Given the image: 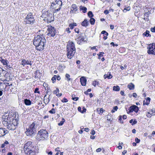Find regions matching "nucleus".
<instances>
[{
	"instance_id": "1",
	"label": "nucleus",
	"mask_w": 155,
	"mask_h": 155,
	"mask_svg": "<svg viewBox=\"0 0 155 155\" xmlns=\"http://www.w3.org/2000/svg\"><path fill=\"white\" fill-rule=\"evenodd\" d=\"M67 55L68 58H72L76 52L75 44L72 41H69L67 46Z\"/></svg>"
},
{
	"instance_id": "2",
	"label": "nucleus",
	"mask_w": 155,
	"mask_h": 155,
	"mask_svg": "<svg viewBox=\"0 0 155 155\" xmlns=\"http://www.w3.org/2000/svg\"><path fill=\"white\" fill-rule=\"evenodd\" d=\"M14 116L15 117L16 116L15 114L13 113H9L8 114L7 113H5L2 116L3 121L2 123L4 125H7L8 123L9 122H12V120L14 118Z\"/></svg>"
},
{
	"instance_id": "3",
	"label": "nucleus",
	"mask_w": 155,
	"mask_h": 155,
	"mask_svg": "<svg viewBox=\"0 0 155 155\" xmlns=\"http://www.w3.org/2000/svg\"><path fill=\"white\" fill-rule=\"evenodd\" d=\"M48 137V133L45 130L41 129L38 132L36 139L38 140H46Z\"/></svg>"
},
{
	"instance_id": "4",
	"label": "nucleus",
	"mask_w": 155,
	"mask_h": 155,
	"mask_svg": "<svg viewBox=\"0 0 155 155\" xmlns=\"http://www.w3.org/2000/svg\"><path fill=\"white\" fill-rule=\"evenodd\" d=\"M42 14L41 17L45 18L47 21L48 22L50 23L53 21L54 20V17L53 15L49 12L48 11H42Z\"/></svg>"
},
{
	"instance_id": "5",
	"label": "nucleus",
	"mask_w": 155,
	"mask_h": 155,
	"mask_svg": "<svg viewBox=\"0 0 155 155\" xmlns=\"http://www.w3.org/2000/svg\"><path fill=\"white\" fill-rule=\"evenodd\" d=\"M24 22L25 24L33 25L35 20L31 12L29 13L24 19Z\"/></svg>"
},
{
	"instance_id": "6",
	"label": "nucleus",
	"mask_w": 155,
	"mask_h": 155,
	"mask_svg": "<svg viewBox=\"0 0 155 155\" xmlns=\"http://www.w3.org/2000/svg\"><path fill=\"white\" fill-rule=\"evenodd\" d=\"M62 5V2L60 0H54L51 3V7L53 9H55H55L56 12L59 11L61 8Z\"/></svg>"
},
{
	"instance_id": "7",
	"label": "nucleus",
	"mask_w": 155,
	"mask_h": 155,
	"mask_svg": "<svg viewBox=\"0 0 155 155\" xmlns=\"http://www.w3.org/2000/svg\"><path fill=\"white\" fill-rule=\"evenodd\" d=\"M35 124L33 123L29 127V128L26 129L25 132L26 134L28 136H31L36 132V128L35 127Z\"/></svg>"
},
{
	"instance_id": "8",
	"label": "nucleus",
	"mask_w": 155,
	"mask_h": 155,
	"mask_svg": "<svg viewBox=\"0 0 155 155\" xmlns=\"http://www.w3.org/2000/svg\"><path fill=\"white\" fill-rule=\"evenodd\" d=\"M34 146L32 144V142L28 141L24 146V150L25 153H28V152L34 149Z\"/></svg>"
},
{
	"instance_id": "9",
	"label": "nucleus",
	"mask_w": 155,
	"mask_h": 155,
	"mask_svg": "<svg viewBox=\"0 0 155 155\" xmlns=\"http://www.w3.org/2000/svg\"><path fill=\"white\" fill-rule=\"evenodd\" d=\"M46 42V40L45 39L44 37H42V38L40 40L39 44L38 46L36 47V49L39 51H42L43 50L44 48V45Z\"/></svg>"
},
{
	"instance_id": "10",
	"label": "nucleus",
	"mask_w": 155,
	"mask_h": 155,
	"mask_svg": "<svg viewBox=\"0 0 155 155\" xmlns=\"http://www.w3.org/2000/svg\"><path fill=\"white\" fill-rule=\"evenodd\" d=\"M147 53L149 54H155V43L150 44L148 45Z\"/></svg>"
},
{
	"instance_id": "11",
	"label": "nucleus",
	"mask_w": 155,
	"mask_h": 155,
	"mask_svg": "<svg viewBox=\"0 0 155 155\" xmlns=\"http://www.w3.org/2000/svg\"><path fill=\"white\" fill-rule=\"evenodd\" d=\"M47 30L48 32L47 35L49 36L54 37L56 33V29L51 26H49Z\"/></svg>"
},
{
	"instance_id": "12",
	"label": "nucleus",
	"mask_w": 155,
	"mask_h": 155,
	"mask_svg": "<svg viewBox=\"0 0 155 155\" xmlns=\"http://www.w3.org/2000/svg\"><path fill=\"white\" fill-rule=\"evenodd\" d=\"M42 37H44L43 35H37L35 36L33 40V43L34 45L36 47V46H38L39 45V42L41 38H42Z\"/></svg>"
},
{
	"instance_id": "13",
	"label": "nucleus",
	"mask_w": 155,
	"mask_h": 155,
	"mask_svg": "<svg viewBox=\"0 0 155 155\" xmlns=\"http://www.w3.org/2000/svg\"><path fill=\"white\" fill-rule=\"evenodd\" d=\"M84 33H81L80 34H79L78 37L76 39V40L78 41V43L80 44V42L78 41H80V42L82 41H85V38H84Z\"/></svg>"
},
{
	"instance_id": "14",
	"label": "nucleus",
	"mask_w": 155,
	"mask_h": 155,
	"mask_svg": "<svg viewBox=\"0 0 155 155\" xmlns=\"http://www.w3.org/2000/svg\"><path fill=\"white\" fill-rule=\"evenodd\" d=\"M139 110L138 107L136 105H133L130 106L129 108V112H132L133 111L137 112Z\"/></svg>"
},
{
	"instance_id": "15",
	"label": "nucleus",
	"mask_w": 155,
	"mask_h": 155,
	"mask_svg": "<svg viewBox=\"0 0 155 155\" xmlns=\"http://www.w3.org/2000/svg\"><path fill=\"white\" fill-rule=\"evenodd\" d=\"M7 126V128L10 130H14L16 128L15 126L12 122H9L8 124L7 125H4Z\"/></svg>"
},
{
	"instance_id": "16",
	"label": "nucleus",
	"mask_w": 155,
	"mask_h": 155,
	"mask_svg": "<svg viewBox=\"0 0 155 155\" xmlns=\"http://www.w3.org/2000/svg\"><path fill=\"white\" fill-rule=\"evenodd\" d=\"M8 133V131L5 129L0 128V137H3Z\"/></svg>"
},
{
	"instance_id": "17",
	"label": "nucleus",
	"mask_w": 155,
	"mask_h": 155,
	"mask_svg": "<svg viewBox=\"0 0 155 155\" xmlns=\"http://www.w3.org/2000/svg\"><path fill=\"white\" fill-rule=\"evenodd\" d=\"M18 117H17V118H16V116L15 117L14 116V118L12 120V123L16 126L18 124Z\"/></svg>"
},
{
	"instance_id": "18",
	"label": "nucleus",
	"mask_w": 155,
	"mask_h": 155,
	"mask_svg": "<svg viewBox=\"0 0 155 155\" xmlns=\"http://www.w3.org/2000/svg\"><path fill=\"white\" fill-rule=\"evenodd\" d=\"M87 80L84 77H81L80 78V82L82 86H85L86 85Z\"/></svg>"
},
{
	"instance_id": "19",
	"label": "nucleus",
	"mask_w": 155,
	"mask_h": 155,
	"mask_svg": "<svg viewBox=\"0 0 155 155\" xmlns=\"http://www.w3.org/2000/svg\"><path fill=\"white\" fill-rule=\"evenodd\" d=\"M31 61H28V60H25V59L23 60L21 62L22 63V64L24 66L25 64H29L30 65H31L32 64L31 63Z\"/></svg>"
},
{
	"instance_id": "20",
	"label": "nucleus",
	"mask_w": 155,
	"mask_h": 155,
	"mask_svg": "<svg viewBox=\"0 0 155 155\" xmlns=\"http://www.w3.org/2000/svg\"><path fill=\"white\" fill-rule=\"evenodd\" d=\"M150 100V97H148L146 100H144L143 101V105L146 104L148 105L149 104Z\"/></svg>"
},
{
	"instance_id": "21",
	"label": "nucleus",
	"mask_w": 155,
	"mask_h": 155,
	"mask_svg": "<svg viewBox=\"0 0 155 155\" xmlns=\"http://www.w3.org/2000/svg\"><path fill=\"white\" fill-rule=\"evenodd\" d=\"M88 21L87 19H85L82 22L81 25L83 26L86 27L88 25Z\"/></svg>"
},
{
	"instance_id": "22",
	"label": "nucleus",
	"mask_w": 155,
	"mask_h": 155,
	"mask_svg": "<svg viewBox=\"0 0 155 155\" xmlns=\"http://www.w3.org/2000/svg\"><path fill=\"white\" fill-rule=\"evenodd\" d=\"M25 104L26 105H30L31 104V101L27 99H25L24 100Z\"/></svg>"
},
{
	"instance_id": "23",
	"label": "nucleus",
	"mask_w": 155,
	"mask_h": 155,
	"mask_svg": "<svg viewBox=\"0 0 155 155\" xmlns=\"http://www.w3.org/2000/svg\"><path fill=\"white\" fill-rule=\"evenodd\" d=\"M127 87L130 90H133L134 88V85L131 83L128 85Z\"/></svg>"
},
{
	"instance_id": "24",
	"label": "nucleus",
	"mask_w": 155,
	"mask_h": 155,
	"mask_svg": "<svg viewBox=\"0 0 155 155\" xmlns=\"http://www.w3.org/2000/svg\"><path fill=\"white\" fill-rule=\"evenodd\" d=\"M28 152V153H25L28 155H35V151L34 149L31 150L29 151V152Z\"/></svg>"
},
{
	"instance_id": "25",
	"label": "nucleus",
	"mask_w": 155,
	"mask_h": 155,
	"mask_svg": "<svg viewBox=\"0 0 155 155\" xmlns=\"http://www.w3.org/2000/svg\"><path fill=\"white\" fill-rule=\"evenodd\" d=\"M78 10V7L75 4H73L71 6V11H76Z\"/></svg>"
},
{
	"instance_id": "26",
	"label": "nucleus",
	"mask_w": 155,
	"mask_h": 155,
	"mask_svg": "<svg viewBox=\"0 0 155 155\" xmlns=\"http://www.w3.org/2000/svg\"><path fill=\"white\" fill-rule=\"evenodd\" d=\"M80 10H82L83 13H85L87 12V8L86 7L82 6H80Z\"/></svg>"
},
{
	"instance_id": "27",
	"label": "nucleus",
	"mask_w": 155,
	"mask_h": 155,
	"mask_svg": "<svg viewBox=\"0 0 155 155\" xmlns=\"http://www.w3.org/2000/svg\"><path fill=\"white\" fill-rule=\"evenodd\" d=\"M150 31L148 30H146V31L144 32L143 34V35H144L145 36L148 37V36H151V35L149 34Z\"/></svg>"
},
{
	"instance_id": "28",
	"label": "nucleus",
	"mask_w": 155,
	"mask_h": 155,
	"mask_svg": "<svg viewBox=\"0 0 155 155\" xmlns=\"http://www.w3.org/2000/svg\"><path fill=\"white\" fill-rule=\"evenodd\" d=\"M1 61L4 65H7L8 63V61L7 60H6L4 59H2V58L1 60Z\"/></svg>"
},
{
	"instance_id": "29",
	"label": "nucleus",
	"mask_w": 155,
	"mask_h": 155,
	"mask_svg": "<svg viewBox=\"0 0 155 155\" xmlns=\"http://www.w3.org/2000/svg\"><path fill=\"white\" fill-rule=\"evenodd\" d=\"M113 90L115 91H119L120 90V88L118 86H114L113 87Z\"/></svg>"
},
{
	"instance_id": "30",
	"label": "nucleus",
	"mask_w": 155,
	"mask_h": 155,
	"mask_svg": "<svg viewBox=\"0 0 155 155\" xmlns=\"http://www.w3.org/2000/svg\"><path fill=\"white\" fill-rule=\"evenodd\" d=\"M62 121H61L58 124V125L59 126H62V125L65 122V120L64 118H62Z\"/></svg>"
},
{
	"instance_id": "31",
	"label": "nucleus",
	"mask_w": 155,
	"mask_h": 155,
	"mask_svg": "<svg viewBox=\"0 0 155 155\" xmlns=\"http://www.w3.org/2000/svg\"><path fill=\"white\" fill-rule=\"evenodd\" d=\"M129 122L131 124V125H134L137 123V121L136 120H134L133 121V119H132L130 120Z\"/></svg>"
},
{
	"instance_id": "32",
	"label": "nucleus",
	"mask_w": 155,
	"mask_h": 155,
	"mask_svg": "<svg viewBox=\"0 0 155 155\" xmlns=\"http://www.w3.org/2000/svg\"><path fill=\"white\" fill-rule=\"evenodd\" d=\"M90 21L91 25H93L95 23V20L93 18H91L90 19Z\"/></svg>"
},
{
	"instance_id": "33",
	"label": "nucleus",
	"mask_w": 155,
	"mask_h": 155,
	"mask_svg": "<svg viewBox=\"0 0 155 155\" xmlns=\"http://www.w3.org/2000/svg\"><path fill=\"white\" fill-rule=\"evenodd\" d=\"M65 76L68 81H69L71 80L70 76L68 74H66Z\"/></svg>"
},
{
	"instance_id": "34",
	"label": "nucleus",
	"mask_w": 155,
	"mask_h": 155,
	"mask_svg": "<svg viewBox=\"0 0 155 155\" xmlns=\"http://www.w3.org/2000/svg\"><path fill=\"white\" fill-rule=\"evenodd\" d=\"M130 6L126 7L123 10V11L126 12L127 11H129L130 10Z\"/></svg>"
},
{
	"instance_id": "35",
	"label": "nucleus",
	"mask_w": 155,
	"mask_h": 155,
	"mask_svg": "<svg viewBox=\"0 0 155 155\" xmlns=\"http://www.w3.org/2000/svg\"><path fill=\"white\" fill-rule=\"evenodd\" d=\"M88 16L91 18L94 16L92 12L91 11H89L88 13Z\"/></svg>"
},
{
	"instance_id": "36",
	"label": "nucleus",
	"mask_w": 155,
	"mask_h": 155,
	"mask_svg": "<svg viewBox=\"0 0 155 155\" xmlns=\"http://www.w3.org/2000/svg\"><path fill=\"white\" fill-rule=\"evenodd\" d=\"M49 112L51 114H54L55 113V109L53 108L51 109L49 111Z\"/></svg>"
},
{
	"instance_id": "37",
	"label": "nucleus",
	"mask_w": 155,
	"mask_h": 155,
	"mask_svg": "<svg viewBox=\"0 0 155 155\" xmlns=\"http://www.w3.org/2000/svg\"><path fill=\"white\" fill-rule=\"evenodd\" d=\"M97 111L98 112V114L100 115H101L103 112V110L102 108H101L100 110H97Z\"/></svg>"
},
{
	"instance_id": "38",
	"label": "nucleus",
	"mask_w": 155,
	"mask_h": 155,
	"mask_svg": "<svg viewBox=\"0 0 155 155\" xmlns=\"http://www.w3.org/2000/svg\"><path fill=\"white\" fill-rule=\"evenodd\" d=\"M104 54V53L103 52H99V54H98V58L99 59H101V58L103 56V54Z\"/></svg>"
},
{
	"instance_id": "39",
	"label": "nucleus",
	"mask_w": 155,
	"mask_h": 155,
	"mask_svg": "<svg viewBox=\"0 0 155 155\" xmlns=\"http://www.w3.org/2000/svg\"><path fill=\"white\" fill-rule=\"evenodd\" d=\"M118 107L117 106H114V107L113 108V110H111V112H112V113H113V112H115V110H117V109H118Z\"/></svg>"
},
{
	"instance_id": "40",
	"label": "nucleus",
	"mask_w": 155,
	"mask_h": 155,
	"mask_svg": "<svg viewBox=\"0 0 155 155\" xmlns=\"http://www.w3.org/2000/svg\"><path fill=\"white\" fill-rule=\"evenodd\" d=\"M98 82L96 81H93V82H92V84L94 87H95L97 85H98Z\"/></svg>"
},
{
	"instance_id": "41",
	"label": "nucleus",
	"mask_w": 155,
	"mask_h": 155,
	"mask_svg": "<svg viewBox=\"0 0 155 155\" xmlns=\"http://www.w3.org/2000/svg\"><path fill=\"white\" fill-rule=\"evenodd\" d=\"M101 34H105V35H106L107 36L108 35V34L107 32L105 31H103L101 32Z\"/></svg>"
},
{
	"instance_id": "42",
	"label": "nucleus",
	"mask_w": 155,
	"mask_h": 155,
	"mask_svg": "<svg viewBox=\"0 0 155 155\" xmlns=\"http://www.w3.org/2000/svg\"><path fill=\"white\" fill-rule=\"evenodd\" d=\"M72 99L74 101H78L79 99V98L78 97H73V95H72Z\"/></svg>"
},
{
	"instance_id": "43",
	"label": "nucleus",
	"mask_w": 155,
	"mask_h": 155,
	"mask_svg": "<svg viewBox=\"0 0 155 155\" xmlns=\"http://www.w3.org/2000/svg\"><path fill=\"white\" fill-rule=\"evenodd\" d=\"M59 90L58 88H57L56 90L54 91H53V93L55 94H57V93H59Z\"/></svg>"
},
{
	"instance_id": "44",
	"label": "nucleus",
	"mask_w": 155,
	"mask_h": 155,
	"mask_svg": "<svg viewBox=\"0 0 155 155\" xmlns=\"http://www.w3.org/2000/svg\"><path fill=\"white\" fill-rule=\"evenodd\" d=\"M61 102L63 103L67 102H68V100L66 98H64L63 100H61Z\"/></svg>"
},
{
	"instance_id": "45",
	"label": "nucleus",
	"mask_w": 155,
	"mask_h": 155,
	"mask_svg": "<svg viewBox=\"0 0 155 155\" xmlns=\"http://www.w3.org/2000/svg\"><path fill=\"white\" fill-rule=\"evenodd\" d=\"M109 73V75L108 74L107 77H108V79H110L112 78V76L110 74V72H108V74Z\"/></svg>"
},
{
	"instance_id": "46",
	"label": "nucleus",
	"mask_w": 155,
	"mask_h": 155,
	"mask_svg": "<svg viewBox=\"0 0 155 155\" xmlns=\"http://www.w3.org/2000/svg\"><path fill=\"white\" fill-rule=\"evenodd\" d=\"M38 90H39V89L38 88H36L35 89V91H34V92L35 93H37L39 94L40 93V92H39V91H38Z\"/></svg>"
},
{
	"instance_id": "47",
	"label": "nucleus",
	"mask_w": 155,
	"mask_h": 155,
	"mask_svg": "<svg viewBox=\"0 0 155 155\" xmlns=\"http://www.w3.org/2000/svg\"><path fill=\"white\" fill-rule=\"evenodd\" d=\"M74 30L76 32H77L78 34L79 32V30L78 28H75Z\"/></svg>"
},
{
	"instance_id": "48",
	"label": "nucleus",
	"mask_w": 155,
	"mask_h": 155,
	"mask_svg": "<svg viewBox=\"0 0 155 155\" xmlns=\"http://www.w3.org/2000/svg\"><path fill=\"white\" fill-rule=\"evenodd\" d=\"M135 141H136V143H138L140 142V140L139 139L137 138L136 137L135 139Z\"/></svg>"
},
{
	"instance_id": "49",
	"label": "nucleus",
	"mask_w": 155,
	"mask_h": 155,
	"mask_svg": "<svg viewBox=\"0 0 155 155\" xmlns=\"http://www.w3.org/2000/svg\"><path fill=\"white\" fill-rule=\"evenodd\" d=\"M151 31L153 32H155V26L153 28H150Z\"/></svg>"
},
{
	"instance_id": "50",
	"label": "nucleus",
	"mask_w": 155,
	"mask_h": 155,
	"mask_svg": "<svg viewBox=\"0 0 155 155\" xmlns=\"http://www.w3.org/2000/svg\"><path fill=\"white\" fill-rule=\"evenodd\" d=\"M69 27H70V28L71 29H73V28H74V25H72V24L71 23L69 25Z\"/></svg>"
},
{
	"instance_id": "51",
	"label": "nucleus",
	"mask_w": 155,
	"mask_h": 155,
	"mask_svg": "<svg viewBox=\"0 0 155 155\" xmlns=\"http://www.w3.org/2000/svg\"><path fill=\"white\" fill-rule=\"evenodd\" d=\"M82 109H83V110H82V111H81V113H84V112H85L86 111V110L85 108L84 107H83L82 108Z\"/></svg>"
},
{
	"instance_id": "52",
	"label": "nucleus",
	"mask_w": 155,
	"mask_h": 155,
	"mask_svg": "<svg viewBox=\"0 0 155 155\" xmlns=\"http://www.w3.org/2000/svg\"><path fill=\"white\" fill-rule=\"evenodd\" d=\"M120 94L121 95H122L124 96H125V94H124V92L122 91H121L120 92Z\"/></svg>"
},
{
	"instance_id": "53",
	"label": "nucleus",
	"mask_w": 155,
	"mask_h": 155,
	"mask_svg": "<svg viewBox=\"0 0 155 155\" xmlns=\"http://www.w3.org/2000/svg\"><path fill=\"white\" fill-rule=\"evenodd\" d=\"M56 78L54 77H52L51 78V80L53 81V82L54 83V82H55L56 80Z\"/></svg>"
},
{
	"instance_id": "54",
	"label": "nucleus",
	"mask_w": 155,
	"mask_h": 155,
	"mask_svg": "<svg viewBox=\"0 0 155 155\" xmlns=\"http://www.w3.org/2000/svg\"><path fill=\"white\" fill-rule=\"evenodd\" d=\"M3 71V70L0 67V77L2 76V73Z\"/></svg>"
},
{
	"instance_id": "55",
	"label": "nucleus",
	"mask_w": 155,
	"mask_h": 155,
	"mask_svg": "<svg viewBox=\"0 0 155 155\" xmlns=\"http://www.w3.org/2000/svg\"><path fill=\"white\" fill-rule=\"evenodd\" d=\"M109 11L107 10H105L104 12V13L106 15L108 14L109 13Z\"/></svg>"
},
{
	"instance_id": "56",
	"label": "nucleus",
	"mask_w": 155,
	"mask_h": 155,
	"mask_svg": "<svg viewBox=\"0 0 155 155\" xmlns=\"http://www.w3.org/2000/svg\"><path fill=\"white\" fill-rule=\"evenodd\" d=\"M91 134L92 135H94L95 134V131L94 130H92L91 132Z\"/></svg>"
},
{
	"instance_id": "57",
	"label": "nucleus",
	"mask_w": 155,
	"mask_h": 155,
	"mask_svg": "<svg viewBox=\"0 0 155 155\" xmlns=\"http://www.w3.org/2000/svg\"><path fill=\"white\" fill-rule=\"evenodd\" d=\"M110 44L111 45H112L113 46H118V45L117 44H114V43L113 42H111Z\"/></svg>"
},
{
	"instance_id": "58",
	"label": "nucleus",
	"mask_w": 155,
	"mask_h": 155,
	"mask_svg": "<svg viewBox=\"0 0 155 155\" xmlns=\"http://www.w3.org/2000/svg\"><path fill=\"white\" fill-rule=\"evenodd\" d=\"M46 152L48 154V155H52V152L51 151L48 152L47 151H46Z\"/></svg>"
},
{
	"instance_id": "59",
	"label": "nucleus",
	"mask_w": 155,
	"mask_h": 155,
	"mask_svg": "<svg viewBox=\"0 0 155 155\" xmlns=\"http://www.w3.org/2000/svg\"><path fill=\"white\" fill-rule=\"evenodd\" d=\"M132 96L136 98L137 96V94L136 93H134L133 94Z\"/></svg>"
},
{
	"instance_id": "60",
	"label": "nucleus",
	"mask_w": 155,
	"mask_h": 155,
	"mask_svg": "<svg viewBox=\"0 0 155 155\" xmlns=\"http://www.w3.org/2000/svg\"><path fill=\"white\" fill-rule=\"evenodd\" d=\"M101 148H98L96 150V151L97 152H100L101 151Z\"/></svg>"
},
{
	"instance_id": "61",
	"label": "nucleus",
	"mask_w": 155,
	"mask_h": 155,
	"mask_svg": "<svg viewBox=\"0 0 155 155\" xmlns=\"http://www.w3.org/2000/svg\"><path fill=\"white\" fill-rule=\"evenodd\" d=\"M66 31L68 33H70L71 32V31L69 30V28H67L66 29Z\"/></svg>"
},
{
	"instance_id": "62",
	"label": "nucleus",
	"mask_w": 155,
	"mask_h": 155,
	"mask_svg": "<svg viewBox=\"0 0 155 155\" xmlns=\"http://www.w3.org/2000/svg\"><path fill=\"white\" fill-rule=\"evenodd\" d=\"M81 107H79L78 109V111H80L81 113V111H82V110H81Z\"/></svg>"
},
{
	"instance_id": "63",
	"label": "nucleus",
	"mask_w": 155,
	"mask_h": 155,
	"mask_svg": "<svg viewBox=\"0 0 155 155\" xmlns=\"http://www.w3.org/2000/svg\"><path fill=\"white\" fill-rule=\"evenodd\" d=\"M56 78L57 80L58 81H59L61 79V77L59 75H58Z\"/></svg>"
},
{
	"instance_id": "64",
	"label": "nucleus",
	"mask_w": 155,
	"mask_h": 155,
	"mask_svg": "<svg viewBox=\"0 0 155 155\" xmlns=\"http://www.w3.org/2000/svg\"><path fill=\"white\" fill-rule=\"evenodd\" d=\"M108 74H105L104 76V79H106L107 78H108Z\"/></svg>"
}]
</instances>
